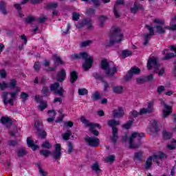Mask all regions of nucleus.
Masks as SVG:
<instances>
[{
  "instance_id": "obj_56",
  "label": "nucleus",
  "mask_w": 176,
  "mask_h": 176,
  "mask_svg": "<svg viewBox=\"0 0 176 176\" xmlns=\"http://www.w3.org/2000/svg\"><path fill=\"white\" fill-rule=\"evenodd\" d=\"M34 68L36 71H39V68H41V63L36 62L34 63Z\"/></svg>"
},
{
  "instance_id": "obj_17",
  "label": "nucleus",
  "mask_w": 176,
  "mask_h": 176,
  "mask_svg": "<svg viewBox=\"0 0 176 176\" xmlns=\"http://www.w3.org/2000/svg\"><path fill=\"white\" fill-rule=\"evenodd\" d=\"M160 101H161V104L164 105V109L162 111L163 116H164V118H167V116H168V115H170V113H171L173 112V111H172L173 107H171V106H168V105L166 104V103H164V100H163V99H161Z\"/></svg>"
},
{
  "instance_id": "obj_15",
  "label": "nucleus",
  "mask_w": 176,
  "mask_h": 176,
  "mask_svg": "<svg viewBox=\"0 0 176 176\" xmlns=\"http://www.w3.org/2000/svg\"><path fill=\"white\" fill-rule=\"evenodd\" d=\"M34 126L37 129L38 136L41 137V138H45L46 136V132L42 130V122L40 120H36Z\"/></svg>"
},
{
  "instance_id": "obj_16",
  "label": "nucleus",
  "mask_w": 176,
  "mask_h": 176,
  "mask_svg": "<svg viewBox=\"0 0 176 176\" xmlns=\"http://www.w3.org/2000/svg\"><path fill=\"white\" fill-rule=\"evenodd\" d=\"M140 72V68L137 67H131V70H129L126 74V76L125 77V80H130V79L133 78V75H138Z\"/></svg>"
},
{
  "instance_id": "obj_52",
  "label": "nucleus",
  "mask_w": 176,
  "mask_h": 176,
  "mask_svg": "<svg viewBox=\"0 0 176 176\" xmlns=\"http://www.w3.org/2000/svg\"><path fill=\"white\" fill-rule=\"evenodd\" d=\"M26 23H28L29 24L31 23H33V21H35V17L34 16H28L25 19Z\"/></svg>"
},
{
  "instance_id": "obj_47",
  "label": "nucleus",
  "mask_w": 176,
  "mask_h": 176,
  "mask_svg": "<svg viewBox=\"0 0 176 176\" xmlns=\"http://www.w3.org/2000/svg\"><path fill=\"white\" fill-rule=\"evenodd\" d=\"M14 8L18 10L19 17H23L24 15L21 14V6H20V4H14Z\"/></svg>"
},
{
  "instance_id": "obj_38",
  "label": "nucleus",
  "mask_w": 176,
  "mask_h": 176,
  "mask_svg": "<svg viewBox=\"0 0 176 176\" xmlns=\"http://www.w3.org/2000/svg\"><path fill=\"white\" fill-rule=\"evenodd\" d=\"M99 21H100V27H102L104 25V23L107 21V16H101L99 17Z\"/></svg>"
},
{
  "instance_id": "obj_4",
  "label": "nucleus",
  "mask_w": 176,
  "mask_h": 176,
  "mask_svg": "<svg viewBox=\"0 0 176 176\" xmlns=\"http://www.w3.org/2000/svg\"><path fill=\"white\" fill-rule=\"evenodd\" d=\"M123 40V34L120 33V28L113 26L110 31V41L107 46H112L113 43H120Z\"/></svg>"
},
{
  "instance_id": "obj_26",
  "label": "nucleus",
  "mask_w": 176,
  "mask_h": 176,
  "mask_svg": "<svg viewBox=\"0 0 176 176\" xmlns=\"http://www.w3.org/2000/svg\"><path fill=\"white\" fill-rule=\"evenodd\" d=\"M143 8L142 6L140 4H138L137 1L134 3L133 8H131V13H137L138 10H142Z\"/></svg>"
},
{
  "instance_id": "obj_14",
  "label": "nucleus",
  "mask_w": 176,
  "mask_h": 176,
  "mask_svg": "<svg viewBox=\"0 0 176 176\" xmlns=\"http://www.w3.org/2000/svg\"><path fill=\"white\" fill-rule=\"evenodd\" d=\"M85 141L89 146H98L100 145V139L96 137H85Z\"/></svg>"
},
{
  "instance_id": "obj_44",
  "label": "nucleus",
  "mask_w": 176,
  "mask_h": 176,
  "mask_svg": "<svg viewBox=\"0 0 176 176\" xmlns=\"http://www.w3.org/2000/svg\"><path fill=\"white\" fill-rule=\"evenodd\" d=\"M90 43H91V41L90 40L85 41L80 43V46L81 47H86V46H89Z\"/></svg>"
},
{
  "instance_id": "obj_33",
  "label": "nucleus",
  "mask_w": 176,
  "mask_h": 176,
  "mask_svg": "<svg viewBox=\"0 0 176 176\" xmlns=\"http://www.w3.org/2000/svg\"><path fill=\"white\" fill-rule=\"evenodd\" d=\"M168 149L173 151V149H175L176 148V140H173L171 143L167 145Z\"/></svg>"
},
{
  "instance_id": "obj_54",
  "label": "nucleus",
  "mask_w": 176,
  "mask_h": 176,
  "mask_svg": "<svg viewBox=\"0 0 176 176\" xmlns=\"http://www.w3.org/2000/svg\"><path fill=\"white\" fill-rule=\"evenodd\" d=\"M48 115L51 117V118H56V111L54 110H49L48 111Z\"/></svg>"
},
{
  "instance_id": "obj_37",
  "label": "nucleus",
  "mask_w": 176,
  "mask_h": 176,
  "mask_svg": "<svg viewBox=\"0 0 176 176\" xmlns=\"http://www.w3.org/2000/svg\"><path fill=\"white\" fill-rule=\"evenodd\" d=\"M89 91L85 88H81L78 89L79 96H86Z\"/></svg>"
},
{
  "instance_id": "obj_51",
  "label": "nucleus",
  "mask_w": 176,
  "mask_h": 176,
  "mask_svg": "<svg viewBox=\"0 0 176 176\" xmlns=\"http://www.w3.org/2000/svg\"><path fill=\"white\" fill-rule=\"evenodd\" d=\"M41 155H43V156H45V157H47V156L50 155V151H47V150H41L40 151Z\"/></svg>"
},
{
  "instance_id": "obj_40",
  "label": "nucleus",
  "mask_w": 176,
  "mask_h": 176,
  "mask_svg": "<svg viewBox=\"0 0 176 176\" xmlns=\"http://www.w3.org/2000/svg\"><path fill=\"white\" fill-rule=\"evenodd\" d=\"M132 52L131 51L129 50H124L122 52V56L124 57V58H126V57H129V56H131Z\"/></svg>"
},
{
  "instance_id": "obj_34",
  "label": "nucleus",
  "mask_w": 176,
  "mask_h": 176,
  "mask_svg": "<svg viewBox=\"0 0 176 176\" xmlns=\"http://www.w3.org/2000/svg\"><path fill=\"white\" fill-rule=\"evenodd\" d=\"M134 120H133V118H131V117L129 118V120L126 124H124V125H122L123 129H130V127H131V124H133V122Z\"/></svg>"
},
{
  "instance_id": "obj_57",
  "label": "nucleus",
  "mask_w": 176,
  "mask_h": 176,
  "mask_svg": "<svg viewBox=\"0 0 176 176\" xmlns=\"http://www.w3.org/2000/svg\"><path fill=\"white\" fill-rule=\"evenodd\" d=\"M73 20H74V21H78V20H79V14H78L76 12H74L73 13Z\"/></svg>"
},
{
  "instance_id": "obj_21",
  "label": "nucleus",
  "mask_w": 176,
  "mask_h": 176,
  "mask_svg": "<svg viewBox=\"0 0 176 176\" xmlns=\"http://www.w3.org/2000/svg\"><path fill=\"white\" fill-rule=\"evenodd\" d=\"M153 80V74H150L146 77H140L137 78L138 83H144V82H151Z\"/></svg>"
},
{
  "instance_id": "obj_31",
  "label": "nucleus",
  "mask_w": 176,
  "mask_h": 176,
  "mask_svg": "<svg viewBox=\"0 0 176 176\" xmlns=\"http://www.w3.org/2000/svg\"><path fill=\"white\" fill-rule=\"evenodd\" d=\"M78 79V73L76 72H72L70 74V82L74 83Z\"/></svg>"
},
{
  "instance_id": "obj_58",
  "label": "nucleus",
  "mask_w": 176,
  "mask_h": 176,
  "mask_svg": "<svg viewBox=\"0 0 176 176\" xmlns=\"http://www.w3.org/2000/svg\"><path fill=\"white\" fill-rule=\"evenodd\" d=\"M65 127H72V126H74V122L71 121L65 122Z\"/></svg>"
},
{
  "instance_id": "obj_12",
  "label": "nucleus",
  "mask_w": 176,
  "mask_h": 176,
  "mask_svg": "<svg viewBox=\"0 0 176 176\" xmlns=\"http://www.w3.org/2000/svg\"><path fill=\"white\" fill-rule=\"evenodd\" d=\"M51 91H53L54 94H58V96H63L64 93V89L63 87H60V84L58 82H55L50 86Z\"/></svg>"
},
{
  "instance_id": "obj_55",
  "label": "nucleus",
  "mask_w": 176,
  "mask_h": 176,
  "mask_svg": "<svg viewBox=\"0 0 176 176\" xmlns=\"http://www.w3.org/2000/svg\"><path fill=\"white\" fill-rule=\"evenodd\" d=\"M92 98L93 100H98L100 98V94L98 92H94L92 94Z\"/></svg>"
},
{
  "instance_id": "obj_59",
  "label": "nucleus",
  "mask_w": 176,
  "mask_h": 176,
  "mask_svg": "<svg viewBox=\"0 0 176 176\" xmlns=\"http://www.w3.org/2000/svg\"><path fill=\"white\" fill-rule=\"evenodd\" d=\"M0 76L1 78H6V72L5 69L0 70Z\"/></svg>"
},
{
  "instance_id": "obj_25",
  "label": "nucleus",
  "mask_w": 176,
  "mask_h": 176,
  "mask_svg": "<svg viewBox=\"0 0 176 176\" xmlns=\"http://www.w3.org/2000/svg\"><path fill=\"white\" fill-rule=\"evenodd\" d=\"M123 113H124L123 108L118 107V109L114 110L113 111V116H114L115 118H122V116H123Z\"/></svg>"
},
{
  "instance_id": "obj_53",
  "label": "nucleus",
  "mask_w": 176,
  "mask_h": 176,
  "mask_svg": "<svg viewBox=\"0 0 176 176\" xmlns=\"http://www.w3.org/2000/svg\"><path fill=\"white\" fill-rule=\"evenodd\" d=\"M21 98L22 99L23 101H25V100L28 98V94H25V92H22L21 94Z\"/></svg>"
},
{
  "instance_id": "obj_62",
  "label": "nucleus",
  "mask_w": 176,
  "mask_h": 176,
  "mask_svg": "<svg viewBox=\"0 0 176 176\" xmlns=\"http://www.w3.org/2000/svg\"><path fill=\"white\" fill-rule=\"evenodd\" d=\"M38 23H45L46 21V16H41L38 19Z\"/></svg>"
},
{
  "instance_id": "obj_18",
  "label": "nucleus",
  "mask_w": 176,
  "mask_h": 176,
  "mask_svg": "<svg viewBox=\"0 0 176 176\" xmlns=\"http://www.w3.org/2000/svg\"><path fill=\"white\" fill-rule=\"evenodd\" d=\"M147 30L149 31L150 34H147L144 35V41L143 45H148V42H149V39H151V36L155 34L153 32V28L149 25H146Z\"/></svg>"
},
{
  "instance_id": "obj_8",
  "label": "nucleus",
  "mask_w": 176,
  "mask_h": 176,
  "mask_svg": "<svg viewBox=\"0 0 176 176\" xmlns=\"http://www.w3.org/2000/svg\"><path fill=\"white\" fill-rule=\"evenodd\" d=\"M80 122H82V123H83V124H85L86 127L89 128L90 133L94 134V135L97 136L98 135V134H100L98 131H97V129H101V126H100V124H93L90 122L89 120H87L86 118H85V116H82L80 118Z\"/></svg>"
},
{
  "instance_id": "obj_35",
  "label": "nucleus",
  "mask_w": 176,
  "mask_h": 176,
  "mask_svg": "<svg viewBox=\"0 0 176 176\" xmlns=\"http://www.w3.org/2000/svg\"><path fill=\"white\" fill-rule=\"evenodd\" d=\"M113 91L114 93L120 94L123 91V87L122 86H116L113 88Z\"/></svg>"
},
{
  "instance_id": "obj_41",
  "label": "nucleus",
  "mask_w": 176,
  "mask_h": 176,
  "mask_svg": "<svg viewBox=\"0 0 176 176\" xmlns=\"http://www.w3.org/2000/svg\"><path fill=\"white\" fill-rule=\"evenodd\" d=\"M0 10L3 14H6V10L5 9V2H0Z\"/></svg>"
},
{
  "instance_id": "obj_2",
  "label": "nucleus",
  "mask_w": 176,
  "mask_h": 176,
  "mask_svg": "<svg viewBox=\"0 0 176 176\" xmlns=\"http://www.w3.org/2000/svg\"><path fill=\"white\" fill-rule=\"evenodd\" d=\"M176 22V16L171 18L170 26H164V21L160 19H155L153 21V23L157 24L155 26L157 32L158 34H164L166 31L164 30H171L172 31H175L176 24H174Z\"/></svg>"
},
{
  "instance_id": "obj_64",
  "label": "nucleus",
  "mask_w": 176,
  "mask_h": 176,
  "mask_svg": "<svg viewBox=\"0 0 176 176\" xmlns=\"http://www.w3.org/2000/svg\"><path fill=\"white\" fill-rule=\"evenodd\" d=\"M87 14H93L94 13V9L93 8H89V10H87Z\"/></svg>"
},
{
  "instance_id": "obj_60",
  "label": "nucleus",
  "mask_w": 176,
  "mask_h": 176,
  "mask_svg": "<svg viewBox=\"0 0 176 176\" xmlns=\"http://www.w3.org/2000/svg\"><path fill=\"white\" fill-rule=\"evenodd\" d=\"M68 148H69V149H68L67 152H68V153H71L73 151L72 143H71V142L68 143Z\"/></svg>"
},
{
  "instance_id": "obj_22",
  "label": "nucleus",
  "mask_w": 176,
  "mask_h": 176,
  "mask_svg": "<svg viewBox=\"0 0 176 176\" xmlns=\"http://www.w3.org/2000/svg\"><path fill=\"white\" fill-rule=\"evenodd\" d=\"M88 25V29L90 30V28H91L93 26L91 25V20L87 19H85L82 23H78L76 25V28H82V27H83V25Z\"/></svg>"
},
{
  "instance_id": "obj_45",
  "label": "nucleus",
  "mask_w": 176,
  "mask_h": 176,
  "mask_svg": "<svg viewBox=\"0 0 176 176\" xmlns=\"http://www.w3.org/2000/svg\"><path fill=\"white\" fill-rule=\"evenodd\" d=\"M71 136V131H67L66 133H65L63 135V140H69V137Z\"/></svg>"
},
{
  "instance_id": "obj_49",
  "label": "nucleus",
  "mask_w": 176,
  "mask_h": 176,
  "mask_svg": "<svg viewBox=\"0 0 176 176\" xmlns=\"http://www.w3.org/2000/svg\"><path fill=\"white\" fill-rule=\"evenodd\" d=\"M47 9H56L57 8V3H50L47 6Z\"/></svg>"
},
{
  "instance_id": "obj_1",
  "label": "nucleus",
  "mask_w": 176,
  "mask_h": 176,
  "mask_svg": "<svg viewBox=\"0 0 176 176\" xmlns=\"http://www.w3.org/2000/svg\"><path fill=\"white\" fill-rule=\"evenodd\" d=\"M8 87H10V89H14L15 92H12L10 94L11 96L10 99L8 98L9 94L8 92H3L2 96L3 101L5 105H8V104H10V105H13V102L16 99V96H17V93H19L21 89L19 87H16V80L14 79L10 80V85L6 84L5 82L2 83L0 82L1 90H5V89H8Z\"/></svg>"
},
{
  "instance_id": "obj_48",
  "label": "nucleus",
  "mask_w": 176,
  "mask_h": 176,
  "mask_svg": "<svg viewBox=\"0 0 176 176\" xmlns=\"http://www.w3.org/2000/svg\"><path fill=\"white\" fill-rule=\"evenodd\" d=\"M42 148L50 149V148H52V144H50L48 141H45L42 144Z\"/></svg>"
},
{
  "instance_id": "obj_39",
  "label": "nucleus",
  "mask_w": 176,
  "mask_h": 176,
  "mask_svg": "<svg viewBox=\"0 0 176 176\" xmlns=\"http://www.w3.org/2000/svg\"><path fill=\"white\" fill-rule=\"evenodd\" d=\"M142 157V151H139V152L135 153V156H134L135 160H141Z\"/></svg>"
},
{
  "instance_id": "obj_23",
  "label": "nucleus",
  "mask_w": 176,
  "mask_h": 176,
  "mask_svg": "<svg viewBox=\"0 0 176 176\" xmlns=\"http://www.w3.org/2000/svg\"><path fill=\"white\" fill-rule=\"evenodd\" d=\"M27 144L29 148H31L32 151H36V149L39 148V146H38V145H36L34 142V140H32L30 137L27 138Z\"/></svg>"
},
{
  "instance_id": "obj_61",
  "label": "nucleus",
  "mask_w": 176,
  "mask_h": 176,
  "mask_svg": "<svg viewBox=\"0 0 176 176\" xmlns=\"http://www.w3.org/2000/svg\"><path fill=\"white\" fill-rule=\"evenodd\" d=\"M39 173H40V174H41V175H43V176H46V175H47V173L45 172V170H43V169H42L41 167H39Z\"/></svg>"
},
{
  "instance_id": "obj_20",
  "label": "nucleus",
  "mask_w": 176,
  "mask_h": 176,
  "mask_svg": "<svg viewBox=\"0 0 176 176\" xmlns=\"http://www.w3.org/2000/svg\"><path fill=\"white\" fill-rule=\"evenodd\" d=\"M52 155L54 158L56 159V160L61 157V144H56L55 145V151L53 152Z\"/></svg>"
},
{
  "instance_id": "obj_43",
  "label": "nucleus",
  "mask_w": 176,
  "mask_h": 176,
  "mask_svg": "<svg viewBox=\"0 0 176 176\" xmlns=\"http://www.w3.org/2000/svg\"><path fill=\"white\" fill-rule=\"evenodd\" d=\"M91 168L94 171H96V173L98 171H100V166L98 165V163H95L91 166Z\"/></svg>"
},
{
  "instance_id": "obj_29",
  "label": "nucleus",
  "mask_w": 176,
  "mask_h": 176,
  "mask_svg": "<svg viewBox=\"0 0 176 176\" xmlns=\"http://www.w3.org/2000/svg\"><path fill=\"white\" fill-rule=\"evenodd\" d=\"M158 122L156 120H153L150 122V127L153 131H157L159 126H157Z\"/></svg>"
},
{
  "instance_id": "obj_28",
  "label": "nucleus",
  "mask_w": 176,
  "mask_h": 176,
  "mask_svg": "<svg viewBox=\"0 0 176 176\" xmlns=\"http://www.w3.org/2000/svg\"><path fill=\"white\" fill-rule=\"evenodd\" d=\"M1 123L6 126V127H9L10 126H12V120L9 118L8 117H2L1 120Z\"/></svg>"
},
{
  "instance_id": "obj_13",
  "label": "nucleus",
  "mask_w": 176,
  "mask_h": 176,
  "mask_svg": "<svg viewBox=\"0 0 176 176\" xmlns=\"http://www.w3.org/2000/svg\"><path fill=\"white\" fill-rule=\"evenodd\" d=\"M172 52H175V53H168V50H164L162 52L163 54H165V56L163 58V60H170V58H173L176 55V46L170 45L169 47Z\"/></svg>"
},
{
  "instance_id": "obj_11",
  "label": "nucleus",
  "mask_w": 176,
  "mask_h": 176,
  "mask_svg": "<svg viewBox=\"0 0 176 176\" xmlns=\"http://www.w3.org/2000/svg\"><path fill=\"white\" fill-rule=\"evenodd\" d=\"M148 69H154V73L157 74L159 72V68H160V64L157 63V58L156 57H150L147 62Z\"/></svg>"
},
{
  "instance_id": "obj_27",
  "label": "nucleus",
  "mask_w": 176,
  "mask_h": 176,
  "mask_svg": "<svg viewBox=\"0 0 176 176\" xmlns=\"http://www.w3.org/2000/svg\"><path fill=\"white\" fill-rule=\"evenodd\" d=\"M124 3V0H118L116 2V4L114 6V14L116 17L118 18L120 17V15H119V12L116 10V8H118V5H123Z\"/></svg>"
},
{
  "instance_id": "obj_24",
  "label": "nucleus",
  "mask_w": 176,
  "mask_h": 176,
  "mask_svg": "<svg viewBox=\"0 0 176 176\" xmlns=\"http://www.w3.org/2000/svg\"><path fill=\"white\" fill-rule=\"evenodd\" d=\"M67 74L65 73V70L64 69H60V71L58 73L56 80L58 82H63L64 79H65Z\"/></svg>"
},
{
  "instance_id": "obj_50",
  "label": "nucleus",
  "mask_w": 176,
  "mask_h": 176,
  "mask_svg": "<svg viewBox=\"0 0 176 176\" xmlns=\"http://www.w3.org/2000/svg\"><path fill=\"white\" fill-rule=\"evenodd\" d=\"M42 93L44 96H47L49 94H50V91L46 87H44L42 89Z\"/></svg>"
},
{
  "instance_id": "obj_63",
  "label": "nucleus",
  "mask_w": 176,
  "mask_h": 176,
  "mask_svg": "<svg viewBox=\"0 0 176 176\" xmlns=\"http://www.w3.org/2000/svg\"><path fill=\"white\" fill-rule=\"evenodd\" d=\"M157 93H162V91H164V86H160L157 88Z\"/></svg>"
},
{
  "instance_id": "obj_10",
  "label": "nucleus",
  "mask_w": 176,
  "mask_h": 176,
  "mask_svg": "<svg viewBox=\"0 0 176 176\" xmlns=\"http://www.w3.org/2000/svg\"><path fill=\"white\" fill-rule=\"evenodd\" d=\"M108 124L110 126V127H112L113 135L111 137V141L115 144L116 143V141H118V129L116 127V126H119V124H120V122L115 120H111L109 121Z\"/></svg>"
},
{
  "instance_id": "obj_6",
  "label": "nucleus",
  "mask_w": 176,
  "mask_h": 176,
  "mask_svg": "<svg viewBox=\"0 0 176 176\" xmlns=\"http://www.w3.org/2000/svg\"><path fill=\"white\" fill-rule=\"evenodd\" d=\"M100 67L102 69L106 71L107 76H112L118 72V68H116V66H115L113 62L108 63L107 59H104L101 61Z\"/></svg>"
},
{
  "instance_id": "obj_5",
  "label": "nucleus",
  "mask_w": 176,
  "mask_h": 176,
  "mask_svg": "<svg viewBox=\"0 0 176 176\" xmlns=\"http://www.w3.org/2000/svg\"><path fill=\"white\" fill-rule=\"evenodd\" d=\"M145 137V133H137L133 132L129 138V148L131 149H137V148H140V145H141V139Z\"/></svg>"
},
{
  "instance_id": "obj_42",
  "label": "nucleus",
  "mask_w": 176,
  "mask_h": 176,
  "mask_svg": "<svg viewBox=\"0 0 176 176\" xmlns=\"http://www.w3.org/2000/svg\"><path fill=\"white\" fill-rule=\"evenodd\" d=\"M26 154L27 151L24 148H21L18 151V156H19V157H21V156H24Z\"/></svg>"
},
{
  "instance_id": "obj_36",
  "label": "nucleus",
  "mask_w": 176,
  "mask_h": 176,
  "mask_svg": "<svg viewBox=\"0 0 176 176\" xmlns=\"http://www.w3.org/2000/svg\"><path fill=\"white\" fill-rule=\"evenodd\" d=\"M173 134L170 132H167L166 131H163V137L164 140H170Z\"/></svg>"
},
{
  "instance_id": "obj_7",
  "label": "nucleus",
  "mask_w": 176,
  "mask_h": 176,
  "mask_svg": "<svg viewBox=\"0 0 176 176\" xmlns=\"http://www.w3.org/2000/svg\"><path fill=\"white\" fill-rule=\"evenodd\" d=\"M166 157H167L166 156V154L163 153L162 152H157L153 157L150 156L147 159L145 164V168H146V170H149V168H151V166H152L153 160V162H156L158 166H160V164H159V160L166 159Z\"/></svg>"
},
{
  "instance_id": "obj_30",
  "label": "nucleus",
  "mask_w": 176,
  "mask_h": 176,
  "mask_svg": "<svg viewBox=\"0 0 176 176\" xmlns=\"http://www.w3.org/2000/svg\"><path fill=\"white\" fill-rule=\"evenodd\" d=\"M52 60L54 62V64H56V65H61L64 64V62L61 60V58L57 54H54L52 56Z\"/></svg>"
},
{
  "instance_id": "obj_9",
  "label": "nucleus",
  "mask_w": 176,
  "mask_h": 176,
  "mask_svg": "<svg viewBox=\"0 0 176 176\" xmlns=\"http://www.w3.org/2000/svg\"><path fill=\"white\" fill-rule=\"evenodd\" d=\"M153 111V101L149 102L148 104L147 109L142 108L140 109V111L138 113L136 111H133L131 112V116L133 118H137L140 116V115H145V113H151V112Z\"/></svg>"
},
{
  "instance_id": "obj_19",
  "label": "nucleus",
  "mask_w": 176,
  "mask_h": 176,
  "mask_svg": "<svg viewBox=\"0 0 176 176\" xmlns=\"http://www.w3.org/2000/svg\"><path fill=\"white\" fill-rule=\"evenodd\" d=\"M35 100L36 102H40V105L38 106L40 111H43V109L47 107V102L46 101H42V96H36Z\"/></svg>"
},
{
  "instance_id": "obj_46",
  "label": "nucleus",
  "mask_w": 176,
  "mask_h": 176,
  "mask_svg": "<svg viewBox=\"0 0 176 176\" xmlns=\"http://www.w3.org/2000/svg\"><path fill=\"white\" fill-rule=\"evenodd\" d=\"M105 162L107 163H111V162H113L115 160V157L114 155H109L105 158Z\"/></svg>"
},
{
  "instance_id": "obj_3",
  "label": "nucleus",
  "mask_w": 176,
  "mask_h": 176,
  "mask_svg": "<svg viewBox=\"0 0 176 176\" xmlns=\"http://www.w3.org/2000/svg\"><path fill=\"white\" fill-rule=\"evenodd\" d=\"M72 60H76L78 58H82L85 60V62L82 64V68L85 71H87L91 68L93 65V56H89L86 52H80V54H74L71 55Z\"/></svg>"
},
{
  "instance_id": "obj_32",
  "label": "nucleus",
  "mask_w": 176,
  "mask_h": 176,
  "mask_svg": "<svg viewBox=\"0 0 176 176\" xmlns=\"http://www.w3.org/2000/svg\"><path fill=\"white\" fill-rule=\"evenodd\" d=\"M58 113H59L60 116H59L58 119H57L56 120V123H60V122H63V120L65 117V114L63 113V109H60L58 111Z\"/></svg>"
}]
</instances>
